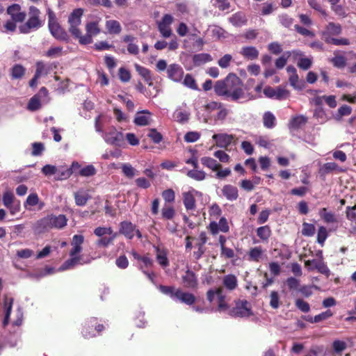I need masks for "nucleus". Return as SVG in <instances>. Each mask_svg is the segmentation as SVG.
I'll list each match as a JSON object with an SVG mask.
<instances>
[{
  "label": "nucleus",
  "mask_w": 356,
  "mask_h": 356,
  "mask_svg": "<svg viewBox=\"0 0 356 356\" xmlns=\"http://www.w3.org/2000/svg\"><path fill=\"white\" fill-rule=\"evenodd\" d=\"M213 88L218 96L230 98L234 102L245 97L243 83L234 73H229L224 79L217 81Z\"/></svg>",
  "instance_id": "1"
},
{
  "label": "nucleus",
  "mask_w": 356,
  "mask_h": 356,
  "mask_svg": "<svg viewBox=\"0 0 356 356\" xmlns=\"http://www.w3.org/2000/svg\"><path fill=\"white\" fill-rule=\"evenodd\" d=\"M67 218L64 214H49L37 220L33 226V230L35 234H40L52 229H62L67 225Z\"/></svg>",
  "instance_id": "2"
},
{
  "label": "nucleus",
  "mask_w": 356,
  "mask_h": 356,
  "mask_svg": "<svg viewBox=\"0 0 356 356\" xmlns=\"http://www.w3.org/2000/svg\"><path fill=\"white\" fill-rule=\"evenodd\" d=\"M342 32V26L340 24L334 22H329L321 31L320 35L322 40L326 44H334L336 46L349 45L350 40L348 38H334L332 35H339Z\"/></svg>",
  "instance_id": "3"
},
{
  "label": "nucleus",
  "mask_w": 356,
  "mask_h": 356,
  "mask_svg": "<svg viewBox=\"0 0 356 356\" xmlns=\"http://www.w3.org/2000/svg\"><path fill=\"white\" fill-rule=\"evenodd\" d=\"M41 13L35 6H31L29 10L28 20L19 26L20 33L27 34L33 31L38 30L42 26V22L40 18Z\"/></svg>",
  "instance_id": "4"
},
{
  "label": "nucleus",
  "mask_w": 356,
  "mask_h": 356,
  "mask_svg": "<svg viewBox=\"0 0 356 356\" xmlns=\"http://www.w3.org/2000/svg\"><path fill=\"white\" fill-rule=\"evenodd\" d=\"M48 27L51 35L60 41L68 42L70 36L57 21L55 13L50 9L48 11Z\"/></svg>",
  "instance_id": "5"
},
{
  "label": "nucleus",
  "mask_w": 356,
  "mask_h": 356,
  "mask_svg": "<svg viewBox=\"0 0 356 356\" xmlns=\"http://www.w3.org/2000/svg\"><path fill=\"white\" fill-rule=\"evenodd\" d=\"M105 326L99 323L96 317H90L85 321L81 329V334L85 339L95 337L97 334L100 335L104 330Z\"/></svg>",
  "instance_id": "6"
},
{
  "label": "nucleus",
  "mask_w": 356,
  "mask_h": 356,
  "mask_svg": "<svg viewBox=\"0 0 356 356\" xmlns=\"http://www.w3.org/2000/svg\"><path fill=\"white\" fill-rule=\"evenodd\" d=\"M228 314L233 318H248L253 315L250 303L246 300H235L234 306L229 310Z\"/></svg>",
  "instance_id": "7"
},
{
  "label": "nucleus",
  "mask_w": 356,
  "mask_h": 356,
  "mask_svg": "<svg viewBox=\"0 0 356 356\" xmlns=\"http://www.w3.org/2000/svg\"><path fill=\"white\" fill-rule=\"evenodd\" d=\"M83 13L84 10L79 8L73 10V11L68 16V31L75 39H76L77 37H79V33H81V29L79 28V26L81 24V18L83 15Z\"/></svg>",
  "instance_id": "8"
},
{
  "label": "nucleus",
  "mask_w": 356,
  "mask_h": 356,
  "mask_svg": "<svg viewBox=\"0 0 356 356\" xmlns=\"http://www.w3.org/2000/svg\"><path fill=\"white\" fill-rule=\"evenodd\" d=\"M86 34L82 35L79 33V37L76 39L81 44H89L92 42V37L100 33L101 30L98 22H90L86 24Z\"/></svg>",
  "instance_id": "9"
},
{
  "label": "nucleus",
  "mask_w": 356,
  "mask_h": 356,
  "mask_svg": "<svg viewBox=\"0 0 356 356\" xmlns=\"http://www.w3.org/2000/svg\"><path fill=\"white\" fill-rule=\"evenodd\" d=\"M305 266L309 271L316 270L318 273L325 275L328 277L330 275V270L328 268L323 259H314L312 260L305 261Z\"/></svg>",
  "instance_id": "10"
},
{
  "label": "nucleus",
  "mask_w": 356,
  "mask_h": 356,
  "mask_svg": "<svg viewBox=\"0 0 356 356\" xmlns=\"http://www.w3.org/2000/svg\"><path fill=\"white\" fill-rule=\"evenodd\" d=\"M173 21L174 18L171 15L165 14L161 20L157 22L158 30L163 38H168L172 35L171 24Z\"/></svg>",
  "instance_id": "11"
},
{
  "label": "nucleus",
  "mask_w": 356,
  "mask_h": 356,
  "mask_svg": "<svg viewBox=\"0 0 356 356\" xmlns=\"http://www.w3.org/2000/svg\"><path fill=\"white\" fill-rule=\"evenodd\" d=\"M105 140L111 145L120 146L124 141V136L122 132L118 131L114 127H112L105 134Z\"/></svg>",
  "instance_id": "12"
},
{
  "label": "nucleus",
  "mask_w": 356,
  "mask_h": 356,
  "mask_svg": "<svg viewBox=\"0 0 356 356\" xmlns=\"http://www.w3.org/2000/svg\"><path fill=\"white\" fill-rule=\"evenodd\" d=\"M7 13L15 22H23L26 17L25 12L21 11V6L17 3H13L7 8Z\"/></svg>",
  "instance_id": "13"
},
{
  "label": "nucleus",
  "mask_w": 356,
  "mask_h": 356,
  "mask_svg": "<svg viewBox=\"0 0 356 356\" xmlns=\"http://www.w3.org/2000/svg\"><path fill=\"white\" fill-rule=\"evenodd\" d=\"M235 136L227 134H216L212 136L213 140L216 141V146L227 149L232 144Z\"/></svg>",
  "instance_id": "14"
},
{
  "label": "nucleus",
  "mask_w": 356,
  "mask_h": 356,
  "mask_svg": "<svg viewBox=\"0 0 356 356\" xmlns=\"http://www.w3.org/2000/svg\"><path fill=\"white\" fill-rule=\"evenodd\" d=\"M167 74L169 79L175 82H179L184 75L182 67L176 63L171 64L167 69Z\"/></svg>",
  "instance_id": "15"
},
{
  "label": "nucleus",
  "mask_w": 356,
  "mask_h": 356,
  "mask_svg": "<svg viewBox=\"0 0 356 356\" xmlns=\"http://www.w3.org/2000/svg\"><path fill=\"white\" fill-rule=\"evenodd\" d=\"M194 193H197V191L194 189L182 193L183 204L187 211H193L196 208Z\"/></svg>",
  "instance_id": "16"
},
{
  "label": "nucleus",
  "mask_w": 356,
  "mask_h": 356,
  "mask_svg": "<svg viewBox=\"0 0 356 356\" xmlns=\"http://www.w3.org/2000/svg\"><path fill=\"white\" fill-rule=\"evenodd\" d=\"M136 227V225L130 221H122L119 225V234L124 235L128 239H132L134 237Z\"/></svg>",
  "instance_id": "17"
},
{
  "label": "nucleus",
  "mask_w": 356,
  "mask_h": 356,
  "mask_svg": "<svg viewBox=\"0 0 356 356\" xmlns=\"http://www.w3.org/2000/svg\"><path fill=\"white\" fill-rule=\"evenodd\" d=\"M182 282L186 288L195 289L198 284L197 277L195 273L188 269L185 274L181 277Z\"/></svg>",
  "instance_id": "18"
},
{
  "label": "nucleus",
  "mask_w": 356,
  "mask_h": 356,
  "mask_svg": "<svg viewBox=\"0 0 356 356\" xmlns=\"http://www.w3.org/2000/svg\"><path fill=\"white\" fill-rule=\"evenodd\" d=\"M175 300H178L181 303L187 305H192L196 301V297L191 293L184 292L181 289H177V293L175 294Z\"/></svg>",
  "instance_id": "19"
},
{
  "label": "nucleus",
  "mask_w": 356,
  "mask_h": 356,
  "mask_svg": "<svg viewBox=\"0 0 356 356\" xmlns=\"http://www.w3.org/2000/svg\"><path fill=\"white\" fill-rule=\"evenodd\" d=\"M156 251V259L157 262L163 268L169 266V260L168 258V250L165 248L159 246H154Z\"/></svg>",
  "instance_id": "20"
},
{
  "label": "nucleus",
  "mask_w": 356,
  "mask_h": 356,
  "mask_svg": "<svg viewBox=\"0 0 356 356\" xmlns=\"http://www.w3.org/2000/svg\"><path fill=\"white\" fill-rule=\"evenodd\" d=\"M222 193L229 201H235L238 197V188L231 184L225 185L222 188Z\"/></svg>",
  "instance_id": "21"
},
{
  "label": "nucleus",
  "mask_w": 356,
  "mask_h": 356,
  "mask_svg": "<svg viewBox=\"0 0 356 356\" xmlns=\"http://www.w3.org/2000/svg\"><path fill=\"white\" fill-rule=\"evenodd\" d=\"M240 54L245 59L253 60L258 58L259 52L255 47L245 46L241 49Z\"/></svg>",
  "instance_id": "22"
},
{
  "label": "nucleus",
  "mask_w": 356,
  "mask_h": 356,
  "mask_svg": "<svg viewBox=\"0 0 356 356\" xmlns=\"http://www.w3.org/2000/svg\"><path fill=\"white\" fill-rule=\"evenodd\" d=\"M248 260L252 262H259L264 256V250L261 246L252 248L248 254Z\"/></svg>",
  "instance_id": "23"
},
{
  "label": "nucleus",
  "mask_w": 356,
  "mask_h": 356,
  "mask_svg": "<svg viewBox=\"0 0 356 356\" xmlns=\"http://www.w3.org/2000/svg\"><path fill=\"white\" fill-rule=\"evenodd\" d=\"M14 198V195L10 191L5 192L3 195V203L6 207L10 209L12 214L15 213V211H19V206L17 208H14L13 205Z\"/></svg>",
  "instance_id": "24"
},
{
  "label": "nucleus",
  "mask_w": 356,
  "mask_h": 356,
  "mask_svg": "<svg viewBox=\"0 0 356 356\" xmlns=\"http://www.w3.org/2000/svg\"><path fill=\"white\" fill-rule=\"evenodd\" d=\"M134 67L136 72L143 77V79L147 83V84L149 86H152L153 82L151 71L149 69L140 65L139 64H135Z\"/></svg>",
  "instance_id": "25"
},
{
  "label": "nucleus",
  "mask_w": 356,
  "mask_h": 356,
  "mask_svg": "<svg viewBox=\"0 0 356 356\" xmlns=\"http://www.w3.org/2000/svg\"><path fill=\"white\" fill-rule=\"evenodd\" d=\"M212 60V57L210 54L207 53H201L195 54L193 56V63L195 66H200Z\"/></svg>",
  "instance_id": "26"
},
{
  "label": "nucleus",
  "mask_w": 356,
  "mask_h": 356,
  "mask_svg": "<svg viewBox=\"0 0 356 356\" xmlns=\"http://www.w3.org/2000/svg\"><path fill=\"white\" fill-rule=\"evenodd\" d=\"M106 28L109 34H119L122 31V26L120 22L115 19H111L106 22Z\"/></svg>",
  "instance_id": "27"
},
{
  "label": "nucleus",
  "mask_w": 356,
  "mask_h": 356,
  "mask_svg": "<svg viewBox=\"0 0 356 356\" xmlns=\"http://www.w3.org/2000/svg\"><path fill=\"white\" fill-rule=\"evenodd\" d=\"M201 162L203 165L213 171H217L222 168L221 164L218 163L216 160L209 156L202 157L201 159Z\"/></svg>",
  "instance_id": "28"
},
{
  "label": "nucleus",
  "mask_w": 356,
  "mask_h": 356,
  "mask_svg": "<svg viewBox=\"0 0 356 356\" xmlns=\"http://www.w3.org/2000/svg\"><path fill=\"white\" fill-rule=\"evenodd\" d=\"M222 284L227 289L232 291L238 285L236 277L232 274L227 275L222 279Z\"/></svg>",
  "instance_id": "29"
},
{
  "label": "nucleus",
  "mask_w": 356,
  "mask_h": 356,
  "mask_svg": "<svg viewBox=\"0 0 356 356\" xmlns=\"http://www.w3.org/2000/svg\"><path fill=\"white\" fill-rule=\"evenodd\" d=\"M26 69L21 64H15L10 69L12 79H21L25 74Z\"/></svg>",
  "instance_id": "30"
},
{
  "label": "nucleus",
  "mask_w": 356,
  "mask_h": 356,
  "mask_svg": "<svg viewBox=\"0 0 356 356\" xmlns=\"http://www.w3.org/2000/svg\"><path fill=\"white\" fill-rule=\"evenodd\" d=\"M321 218L326 223L337 222V218L334 213L328 211L327 208H323L319 211Z\"/></svg>",
  "instance_id": "31"
},
{
  "label": "nucleus",
  "mask_w": 356,
  "mask_h": 356,
  "mask_svg": "<svg viewBox=\"0 0 356 356\" xmlns=\"http://www.w3.org/2000/svg\"><path fill=\"white\" fill-rule=\"evenodd\" d=\"M90 195L85 191H78L74 193L75 203L77 206H84L86 204Z\"/></svg>",
  "instance_id": "32"
},
{
  "label": "nucleus",
  "mask_w": 356,
  "mask_h": 356,
  "mask_svg": "<svg viewBox=\"0 0 356 356\" xmlns=\"http://www.w3.org/2000/svg\"><path fill=\"white\" fill-rule=\"evenodd\" d=\"M343 172V170L339 167L334 162H329L325 163L320 169V173L323 175H327L332 171Z\"/></svg>",
  "instance_id": "33"
},
{
  "label": "nucleus",
  "mask_w": 356,
  "mask_h": 356,
  "mask_svg": "<svg viewBox=\"0 0 356 356\" xmlns=\"http://www.w3.org/2000/svg\"><path fill=\"white\" fill-rule=\"evenodd\" d=\"M145 113H147L148 115L151 114L150 112L148 111L147 110L143 111L142 112L138 113L137 114V115L135 117L134 121V123L136 125H138V126H146V125H148L149 124V117L143 115Z\"/></svg>",
  "instance_id": "34"
},
{
  "label": "nucleus",
  "mask_w": 356,
  "mask_h": 356,
  "mask_svg": "<svg viewBox=\"0 0 356 356\" xmlns=\"http://www.w3.org/2000/svg\"><path fill=\"white\" fill-rule=\"evenodd\" d=\"M257 235L262 241H268L271 236V229L268 225L259 227L257 229Z\"/></svg>",
  "instance_id": "35"
},
{
  "label": "nucleus",
  "mask_w": 356,
  "mask_h": 356,
  "mask_svg": "<svg viewBox=\"0 0 356 356\" xmlns=\"http://www.w3.org/2000/svg\"><path fill=\"white\" fill-rule=\"evenodd\" d=\"M307 122V118L303 115H298L293 117L289 123V127L293 129H298L301 126L305 124Z\"/></svg>",
  "instance_id": "36"
},
{
  "label": "nucleus",
  "mask_w": 356,
  "mask_h": 356,
  "mask_svg": "<svg viewBox=\"0 0 356 356\" xmlns=\"http://www.w3.org/2000/svg\"><path fill=\"white\" fill-rule=\"evenodd\" d=\"M275 117L274 115L270 112L267 111L264 113L263 115V123L264 126L267 129H272L275 125Z\"/></svg>",
  "instance_id": "37"
},
{
  "label": "nucleus",
  "mask_w": 356,
  "mask_h": 356,
  "mask_svg": "<svg viewBox=\"0 0 356 356\" xmlns=\"http://www.w3.org/2000/svg\"><path fill=\"white\" fill-rule=\"evenodd\" d=\"M41 108L40 99L38 95L32 97L27 106V108L31 111H35Z\"/></svg>",
  "instance_id": "38"
},
{
  "label": "nucleus",
  "mask_w": 356,
  "mask_h": 356,
  "mask_svg": "<svg viewBox=\"0 0 356 356\" xmlns=\"http://www.w3.org/2000/svg\"><path fill=\"white\" fill-rule=\"evenodd\" d=\"M36 70L35 74L40 77L47 75L49 73L50 67L46 65L42 61H38L35 64Z\"/></svg>",
  "instance_id": "39"
},
{
  "label": "nucleus",
  "mask_w": 356,
  "mask_h": 356,
  "mask_svg": "<svg viewBox=\"0 0 356 356\" xmlns=\"http://www.w3.org/2000/svg\"><path fill=\"white\" fill-rule=\"evenodd\" d=\"M332 65L339 69H342L346 65V58L341 55H337L330 59Z\"/></svg>",
  "instance_id": "40"
},
{
  "label": "nucleus",
  "mask_w": 356,
  "mask_h": 356,
  "mask_svg": "<svg viewBox=\"0 0 356 356\" xmlns=\"http://www.w3.org/2000/svg\"><path fill=\"white\" fill-rule=\"evenodd\" d=\"M212 6L220 11L229 9L231 5L228 0H211Z\"/></svg>",
  "instance_id": "41"
},
{
  "label": "nucleus",
  "mask_w": 356,
  "mask_h": 356,
  "mask_svg": "<svg viewBox=\"0 0 356 356\" xmlns=\"http://www.w3.org/2000/svg\"><path fill=\"white\" fill-rule=\"evenodd\" d=\"M183 83L185 86H186L191 89H193L195 90H199L195 79L190 74H187L185 76Z\"/></svg>",
  "instance_id": "42"
},
{
  "label": "nucleus",
  "mask_w": 356,
  "mask_h": 356,
  "mask_svg": "<svg viewBox=\"0 0 356 356\" xmlns=\"http://www.w3.org/2000/svg\"><path fill=\"white\" fill-rule=\"evenodd\" d=\"M286 284L290 291H298L300 286V280L293 277H288Z\"/></svg>",
  "instance_id": "43"
},
{
  "label": "nucleus",
  "mask_w": 356,
  "mask_h": 356,
  "mask_svg": "<svg viewBox=\"0 0 356 356\" xmlns=\"http://www.w3.org/2000/svg\"><path fill=\"white\" fill-rule=\"evenodd\" d=\"M147 136L155 143L159 144L163 140V136L156 129H150Z\"/></svg>",
  "instance_id": "44"
},
{
  "label": "nucleus",
  "mask_w": 356,
  "mask_h": 356,
  "mask_svg": "<svg viewBox=\"0 0 356 356\" xmlns=\"http://www.w3.org/2000/svg\"><path fill=\"white\" fill-rule=\"evenodd\" d=\"M162 218L165 220H171L175 215V211L172 206H165L161 210Z\"/></svg>",
  "instance_id": "45"
},
{
  "label": "nucleus",
  "mask_w": 356,
  "mask_h": 356,
  "mask_svg": "<svg viewBox=\"0 0 356 356\" xmlns=\"http://www.w3.org/2000/svg\"><path fill=\"white\" fill-rule=\"evenodd\" d=\"M160 291L163 294L169 296L171 298L175 300V294L177 293V289L175 286H164L160 285L159 287Z\"/></svg>",
  "instance_id": "46"
},
{
  "label": "nucleus",
  "mask_w": 356,
  "mask_h": 356,
  "mask_svg": "<svg viewBox=\"0 0 356 356\" xmlns=\"http://www.w3.org/2000/svg\"><path fill=\"white\" fill-rule=\"evenodd\" d=\"M187 176L197 181H202L206 177L204 172L197 170H191L188 171Z\"/></svg>",
  "instance_id": "47"
},
{
  "label": "nucleus",
  "mask_w": 356,
  "mask_h": 356,
  "mask_svg": "<svg viewBox=\"0 0 356 356\" xmlns=\"http://www.w3.org/2000/svg\"><path fill=\"white\" fill-rule=\"evenodd\" d=\"M122 171L124 176L128 178H133L136 175V169L129 163H124L122 165Z\"/></svg>",
  "instance_id": "48"
},
{
  "label": "nucleus",
  "mask_w": 356,
  "mask_h": 356,
  "mask_svg": "<svg viewBox=\"0 0 356 356\" xmlns=\"http://www.w3.org/2000/svg\"><path fill=\"white\" fill-rule=\"evenodd\" d=\"M270 306L273 309H277L280 305V296L277 291H273L270 294Z\"/></svg>",
  "instance_id": "49"
},
{
  "label": "nucleus",
  "mask_w": 356,
  "mask_h": 356,
  "mask_svg": "<svg viewBox=\"0 0 356 356\" xmlns=\"http://www.w3.org/2000/svg\"><path fill=\"white\" fill-rule=\"evenodd\" d=\"M80 259H81V257L79 256L75 255L74 257H71L70 259L66 260L63 263V264L62 265V268L63 270L71 268L74 267V266H76L77 264H79L80 261Z\"/></svg>",
  "instance_id": "50"
},
{
  "label": "nucleus",
  "mask_w": 356,
  "mask_h": 356,
  "mask_svg": "<svg viewBox=\"0 0 356 356\" xmlns=\"http://www.w3.org/2000/svg\"><path fill=\"white\" fill-rule=\"evenodd\" d=\"M296 307L304 313H307L310 311L309 304L301 298H298L295 301Z\"/></svg>",
  "instance_id": "51"
},
{
  "label": "nucleus",
  "mask_w": 356,
  "mask_h": 356,
  "mask_svg": "<svg viewBox=\"0 0 356 356\" xmlns=\"http://www.w3.org/2000/svg\"><path fill=\"white\" fill-rule=\"evenodd\" d=\"M315 226L313 224L303 222L302 234L305 236H312L315 233Z\"/></svg>",
  "instance_id": "52"
},
{
  "label": "nucleus",
  "mask_w": 356,
  "mask_h": 356,
  "mask_svg": "<svg viewBox=\"0 0 356 356\" xmlns=\"http://www.w3.org/2000/svg\"><path fill=\"white\" fill-rule=\"evenodd\" d=\"M346 343L341 340H334L332 343V348L334 351L339 355H341V353L346 348Z\"/></svg>",
  "instance_id": "53"
},
{
  "label": "nucleus",
  "mask_w": 356,
  "mask_h": 356,
  "mask_svg": "<svg viewBox=\"0 0 356 356\" xmlns=\"http://www.w3.org/2000/svg\"><path fill=\"white\" fill-rule=\"evenodd\" d=\"M96 173V170L92 165H88L79 170L78 174L82 177H90Z\"/></svg>",
  "instance_id": "54"
},
{
  "label": "nucleus",
  "mask_w": 356,
  "mask_h": 356,
  "mask_svg": "<svg viewBox=\"0 0 356 356\" xmlns=\"http://www.w3.org/2000/svg\"><path fill=\"white\" fill-rule=\"evenodd\" d=\"M161 195L165 202L172 203L175 202V193L172 189H166L162 192Z\"/></svg>",
  "instance_id": "55"
},
{
  "label": "nucleus",
  "mask_w": 356,
  "mask_h": 356,
  "mask_svg": "<svg viewBox=\"0 0 356 356\" xmlns=\"http://www.w3.org/2000/svg\"><path fill=\"white\" fill-rule=\"evenodd\" d=\"M14 299L5 296L3 300V308L5 310V315L10 316Z\"/></svg>",
  "instance_id": "56"
},
{
  "label": "nucleus",
  "mask_w": 356,
  "mask_h": 356,
  "mask_svg": "<svg viewBox=\"0 0 356 356\" xmlns=\"http://www.w3.org/2000/svg\"><path fill=\"white\" fill-rule=\"evenodd\" d=\"M94 234L99 238L112 234V227H97L94 229Z\"/></svg>",
  "instance_id": "57"
},
{
  "label": "nucleus",
  "mask_w": 356,
  "mask_h": 356,
  "mask_svg": "<svg viewBox=\"0 0 356 356\" xmlns=\"http://www.w3.org/2000/svg\"><path fill=\"white\" fill-rule=\"evenodd\" d=\"M346 216L348 220L356 222V204L353 207H346Z\"/></svg>",
  "instance_id": "58"
},
{
  "label": "nucleus",
  "mask_w": 356,
  "mask_h": 356,
  "mask_svg": "<svg viewBox=\"0 0 356 356\" xmlns=\"http://www.w3.org/2000/svg\"><path fill=\"white\" fill-rule=\"evenodd\" d=\"M327 238V232L326 228L323 226H321L318 230L317 242L321 245H323Z\"/></svg>",
  "instance_id": "59"
},
{
  "label": "nucleus",
  "mask_w": 356,
  "mask_h": 356,
  "mask_svg": "<svg viewBox=\"0 0 356 356\" xmlns=\"http://www.w3.org/2000/svg\"><path fill=\"white\" fill-rule=\"evenodd\" d=\"M298 67L303 70L309 69L312 65V60L309 58H300L298 61Z\"/></svg>",
  "instance_id": "60"
},
{
  "label": "nucleus",
  "mask_w": 356,
  "mask_h": 356,
  "mask_svg": "<svg viewBox=\"0 0 356 356\" xmlns=\"http://www.w3.org/2000/svg\"><path fill=\"white\" fill-rule=\"evenodd\" d=\"M44 150V146L42 143H33L32 144L31 154L34 156H40Z\"/></svg>",
  "instance_id": "61"
},
{
  "label": "nucleus",
  "mask_w": 356,
  "mask_h": 356,
  "mask_svg": "<svg viewBox=\"0 0 356 356\" xmlns=\"http://www.w3.org/2000/svg\"><path fill=\"white\" fill-rule=\"evenodd\" d=\"M200 138V134L197 131H188L184 136V140L187 143H194Z\"/></svg>",
  "instance_id": "62"
},
{
  "label": "nucleus",
  "mask_w": 356,
  "mask_h": 356,
  "mask_svg": "<svg viewBox=\"0 0 356 356\" xmlns=\"http://www.w3.org/2000/svg\"><path fill=\"white\" fill-rule=\"evenodd\" d=\"M119 79L122 82L126 83L131 79L130 72L124 67H120L119 69Z\"/></svg>",
  "instance_id": "63"
},
{
  "label": "nucleus",
  "mask_w": 356,
  "mask_h": 356,
  "mask_svg": "<svg viewBox=\"0 0 356 356\" xmlns=\"http://www.w3.org/2000/svg\"><path fill=\"white\" fill-rule=\"evenodd\" d=\"M116 266L120 269H125L129 266V261L127 257L124 255H120L115 260Z\"/></svg>",
  "instance_id": "64"
}]
</instances>
